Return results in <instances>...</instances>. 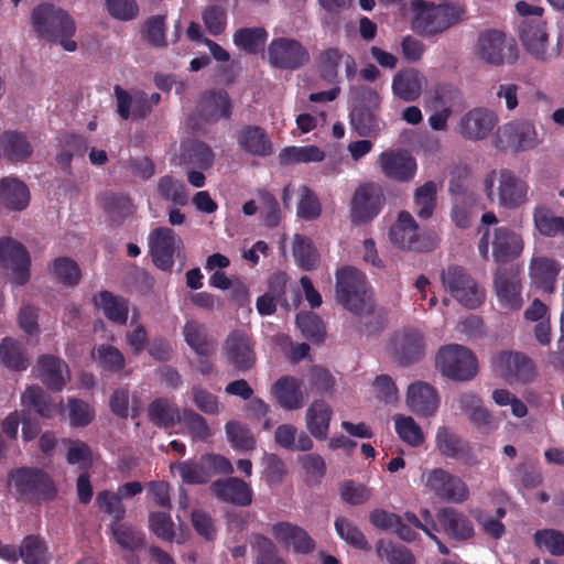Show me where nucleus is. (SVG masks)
Wrapping results in <instances>:
<instances>
[{"label": "nucleus", "instance_id": "obj_17", "mask_svg": "<svg viewBox=\"0 0 564 564\" xmlns=\"http://www.w3.org/2000/svg\"><path fill=\"white\" fill-rule=\"evenodd\" d=\"M228 362L239 372H247L256 364L254 344L249 335L240 329L232 330L224 344Z\"/></svg>", "mask_w": 564, "mask_h": 564}, {"label": "nucleus", "instance_id": "obj_43", "mask_svg": "<svg viewBox=\"0 0 564 564\" xmlns=\"http://www.w3.org/2000/svg\"><path fill=\"white\" fill-rule=\"evenodd\" d=\"M268 36L267 30L262 26L241 28L234 33L232 41L239 50L256 55L263 50Z\"/></svg>", "mask_w": 564, "mask_h": 564}, {"label": "nucleus", "instance_id": "obj_14", "mask_svg": "<svg viewBox=\"0 0 564 564\" xmlns=\"http://www.w3.org/2000/svg\"><path fill=\"white\" fill-rule=\"evenodd\" d=\"M0 265L12 270L13 280L24 285L30 280L31 259L26 248L12 238L0 239Z\"/></svg>", "mask_w": 564, "mask_h": 564}, {"label": "nucleus", "instance_id": "obj_30", "mask_svg": "<svg viewBox=\"0 0 564 564\" xmlns=\"http://www.w3.org/2000/svg\"><path fill=\"white\" fill-rule=\"evenodd\" d=\"M520 40L525 50L538 58L546 52L549 36L542 18L524 19L520 25Z\"/></svg>", "mask_w": 564, "mask_h": 564}, {"label": "nucleus", "instance_id": "obj_13", "mask_svg": "<svg viewBox=\"0 0 564 564\" xmlns=\"http://www.w3.org/2000/svg\"><path fill=\"white\" fill-rule=\"evenodd\" d=\"M538 135L530 122H511L500 128L495 138V145L500 151H527L538 145Z\"/></svg>", "mask_w": 564, "mask_h": 564}, {"label": "nucleus", "instance_id": "obj_53", "mask_svg": "<svg viewBox=\"0 0 564 564\" xmlns=\"http://www.w3.org/2000/svg\"><path fill=\"white\" fill-rule=\"evenodd\" d=\"M51 273L63 285L74 288L82 280V270L77 262L68 257H58L50 265Z\"/></svg>", "mask_w": 564, "mask_h": 564}, {"label": "nucleus", "instance_id": "obj_59", "mask_svg": "<svg viewBox=\"0 0 564 564\" xmlns=\"http://www.w3.org/2000/svg\"><path fill=\"white\" fill-rule=\"evenodd\" d=\"M296 324L303 336L314 344L324 341L325 327L322 318L311 312H302L296 315Z\"/></svg>", "mask_w": 564, "mask_h": 564}, {"label": "nucleus", "instance_id": "obj_47", "mask_svg": "<svg viewBox=\"0 0 564 564\" xmlns=\"http://www.w3.org/2000/svg\"><path fill=\"white\" fill-rule=\"evenodd\" d=\"M292 252L296 264L305 271L315 270L319 263V254L313 241L303 235H295Z\"/></svg>", "mask_w": 564, "mask_h": 564}, {"label": "nucleus", "instance_id": "obj_49", "mask_svg": "<svg viewBox=\"0 0 564 564\" xmlns=\"http://www.w3.org/2000/svg\"><path fill=\"white\" fill-rule=\"evenodd\" d=\"M21 402L43 417H52L57 411L51 397L37 386L29 387L22 394Z\"/></svg>", "mask_w": 564, "mask_h": 564}, {"label": "nucleus", "instance_id": "obj_54", "mask_svg": "<svg viewBox=\"0 0 564 564\" xmlns=\"http://www.w3.org/2000/svg\"><path fill=\"white\" fill-rule=\"evenodd\" d=\"M24 564H48L47 546L39 535H28L20 545Z\"/></svg>", "mask_w": 564, "mask_h": 564}, {"label": "nucleus", "instance_id": "obj_52", "mask_svg": "<svg viewBox=\"0 0 564 564\" xmlns=\"http://www.w3.org/2000/svg\"><path fill=\"white\" fill-rule=\"evenodd\" d=\"M0 360L9 369L23 371L29 367V359L19 341L6 337L0 344Z\"/></svg>", "mask_w": 564, "mask_h": 564}, {"label": "nucleus", "instance_id": "obj_61", "mask_svg": "<svg viewBox=\"0 0 564 564\" xmlns=\"http://www.w3.org/2000/svg\"><path fill=\"white\" fill-rule=\"evenodd\" d=\"M178 422L184 424L194 441H206L212 436L205 417L192 409H183Z\"/></svg>", "mask_w": 564, "mask_h": 564}, {"label": "nucleus", "instance_id": "obj_33", "mask_svg": "<svg viewBox=\"0 0 564 564\" xmlns=\"http://www.w3.org/2000/svg\"><path fill=\"white\" fill-rule=\"evenodd\" d=\"M560 271V263L546 257L533 258L530 263V276L532 282L538 289L545 293L554 292Z\"/></svg>", "mask_w": 564, "mask_h": 564}, {"label": "nucleus", "instance_id": "obj_50", "mask_svg": "<svg viewBox=\"0 0 564 564\" xmlns=\"http://www.w3.org/2000/svg\"><path fill=\"white\" fill-rule=\"evenodd\" d=\"M415 213L421 219H429L437 204V185L434 181H426L423 185L416 187L413 195Z\"/></svg>", "mask_w": 564, "mask_h": 564}, {"label": "nucleus", "instance_id": "obj_16", "mask_svg": "<svg viewBox=\"0 0 564 564\" xmlns=\"http://www.w3.org/2000/svg\"><path fill=\"white\" fill-rule=\"evenodd\" d=\"M494 366L509 383H527L532 381L535 375L532 360L521 352L501 351L495 357Z\"/></svg>", "mask_w": 564, "mask_h": 564}, {"label": "nucleus", "instance_id": "obj_39", "mask_svg": "<svg viewBox=\"0 0 564 564\" xmlns=\"http://www.w3.org/2000/svg\"><path fill=\"white\" fill-rule=\"evenodd\" d=\"M1 147L4 156L13 163L24 162L33 153L26 135L18 131H4L1 135Z\"/></svg>", "mask_w": 564, "mask_h": 564}, {"label": "nucleus", "instance_id": "obj_12", "mask_svg": "<svg viewBox=\"0 0 564 564\" xmlns=\"http://www.w3.org/2000/svg\"><path fill=\"white\" fill-rule=\"evenodd\" d=\"M494 291L501 307L520 310L523 300L519 269L514 265H499L494 274Z\"/></svg>", "mask_w": 564, "mask_h": 564}, {"label": "nucleus", "instance_id": "obj_42", "mask_svg": "<svg viewBox=\"0 0 564 564\" xmlns=\"http://www.w3.org/2000/svg\"><path fill=\"white\" fill-rule=\"evenodd\" d=\"M184 163L198 170H208L215 162V153L204 141L193 140L182 148Z\"/></svg>", "mask_w": 564, "mask_h": 564}, {"label": "nucleus", "instance_id": "obj_57", "mask_svg": "<svg viewBox=\"0 0 564 564\" xmlns=\"http://www.w3.org/2000/svg\"><path fill=\"white\" fill-rule=\"evenodd\" d=\"M376 552L380 558H386L390 564H415V557L408 547L394 545L391 541L379 540Z\"/></svg>", "mask_w": 564, "mask_h": 564}, {"label": "nucleus", "instance_id": "obj_27", "mask_svg": "<svg viewBox=\"0 0 564 564\" xmlns=\"http://www.w3.org/2000/svg\"><path fill=\"white\" fill-rule=\"evenodd\" d=\"M36 368L39 379L52 391H62L69 379L67 364L53 355L41 356Z\"/></svg>", "mask_w": 564, "mask_h": 564}, {"label": "nucleus", "instance_id": "obj_2", "mask_svg": "<svg viewBox=\"0 0 564 564\" xmlns=\"http://www.w3.org/2000/svg\"><path fill=\"white\" fill-rule=\"evenodd\" d=\"M10 486L18 501L40 505L53 501L57 487L48 473L37 467H19L9 473Z\"/></svg>", "mask_w": 564, "mask_h": 564}, {"label": "nucleus", "instance_id": "obj_44", "mask_svg": "<svg viewBox=\"0 0 564 564\" xmlns=\"http://www.w3.org/2000/svg\"><path fill=\"white\" fill-rule=\"evenodd\" d=\"M460 409L468 415L470 422L478 429H488L492 424V415L482 405L478 395L466 392L462 393L458 399Z\"/></svg>", "mask_w": 564, "mask_h": 564}, {"label": "nucleus", "instance_id": "obj_31", "mask_svg": "<svg viewBox=\"0 0 564 564\" xmlns=\"http://www.w3.org/2000/svg\"><path fill=\"white\" fill-rule=\"evenodd\" d=\"M232 104L225 89L209 90L203 95L199 116L206 122H216L231 116Z\"/></svg>", "mask_w": 564, "mask_h": 564}, {"label": "nucleus", "instance_id": "obj_58", "mask_svg": "<svg viewBox=\"0 0 564 564\" xmlns=\"http://www.w3.org/2000/svg\"><path fill=\"white\" fill-rule=\"evenodd\" d=\"M394 423L395 432L404 443L412 447H419L424 443L423 431L412 416L397 415Z\"/></svg>", "mask_w": 564, "mask_h": 564}, {"label": "nucleus", "instance_id": "obj_51", "mask_svg": "<svg viewBox=\"0 0 564 564\" xmlns=\"http://www.w3.org/2000/svg\"><path fill=\"white\" fill-rule=\"evenodd\" d=\"M334 527L338 536L348 545L361 551H370L371 545L362 531L348 518L339 516L335 519Z\"/></svg>", "mask_w": 564, "mask_h": 564}, {"label": "nucleus", "instance_id": "obj_45", "mask_svg": "<svg viewBox=\"0 0 564 564\" xmlns=\"http://www.w3.org/2000/svg\"><path fill=\"white\" fill-rule=\"evenodd\" d=\"M535 229L544 237L564 236V218L555 216L545 205H538L533 210Z\"/></svg>", "mask_w": 564, "mask_h": 564}, {"label": "nucleus", "instance_id": "obj_15", "mask_svg": "<svg viewBox=\"0 0 564 564\" xmlns=\"http://www.w3.org/2000/svg\"><path fill=\"white\" fill-rule=\"evenodd\" d=\"M389 237L394 245L412 251L423 252L434 248L431 240L420 238L417 223L405 210L400 212L397 223L389 230Z\"/></svg>", "mask_w": 564, "mask_h": 564}, {"label": "nucleus", "instance_id": "obj_24", "mask_svg": "<svg viewBox=\"0 0 564 564\" xmlns=\"http://www.w3.org/2000/svg\"><path fill=\"white\" fill-rule=\"evenodd\" d=\"M497 121L498 118L494 111L474 108L460 119L459 132L468 140H484L492 131Z\"/></svg>", "mask_w": 564, "mask_h": 564}, {"label": "nucleus", "instance_id": "obj_36", "mask_svg": "<svg viewBox=\"0 0 564 564\" xmlns=\"http://www.w3.org/2000/svg\"><path fill=\"white\" fill-rule=\"evenodd\" d=\"M30 203L28 186L18 178L0 180V205L10 210H23Z\"/></svg>", "mask_w": 564, "mask_h": 564}, {"label": "nucleus", "instance_id": "obj_18", "mask_svg": "<svg viewBox=\"0 0 564 564\" xmlns=\"http://www.w3.org/2000/svg\"><path fill=\"white\" fill-rule=\"evenodd\" d=\"M529 185L514 172L502 169L498 176V202L499 205L516 209L528 202Z\"/></svg>", "mask_w": 564, "mask_h": 564}, {"label": "nucleus", "instance_id": "obj_38", "mask_svg": "<svg viewBox=\"0 0 564 564\" xmlns=\"http://www.w3.org/2000/svg\"><path fill=\"white\" fill-rule=\"evenodd\" d=\"M181 412L177 405L167 398L154 399L148 406V419L156 427L171 429L177 422Z\"/></svg>", "mask_w": 564, "mask_h": 564}, {"label": "nucleus", "instance_id": "obj_60", "mask_svg": "<svg viewBox=\"0 0 564 564\" xmlns=\"http://www.w3.org/2000/svg\"><path fill=\"white\" fill-rule=\"evenodd\" d=\"M110 530L117 543L124 550H139L144 544V536L131 525L121 522H111Z\"/></svg>", "mask_w": 564, "mask_h": 564}, {"label": "nucleus", "instance_id": "obj_28", "mask_svg": "<svg viewBox=\"0 0 564 564\" xmlns=\"http://www.w3.org/2000/svg\"><path fill=\"white\" fill-rule=\"evenodd\" d=\"M523 250L521 236L508 227H498L494 232L492 256L497 263L506 265L519 257Z\"/></svg>", "mask_w": 564, "mask_h": 564}, {"label": "nucleus", "instance_id": "obj_46", "mask_svg": "<svg viewBox=\"0 0 564 564\" xmlns=\"http://www.w3.org/2000/svg\"><path fill=\"white\" fill-rule=\"evenodd\" d=\"M377 109L365 106H355L350 111V124L360 137H371L380 131L381 120L376 113Z\"/></svg>", "mask_w": 564, "mask_h": 564}, {"label": "nucleus", "instance_id": "obj_10", "mask_svg": "<svg viewBox=\"0 0 564 564\" xmlns=\"http://www.w3.org/2000/svg\"><path fill=\"white\" fill-rule=\"evenodd\" d=\"M268 58L272 66L295 70L310 62L308 50L297 40L276 37L268 46Z\"/></svg>", "mask_w": 564, "mask_h": 564}, {"label": "nucleus", "instance_id": "obj_48", "mask_svg": "<svg viewBox=\"0 0 564 564\" xmlns=\"http://www.w3.org/2000/svg\"><path fill=\"white\" fill-rule=\"evenodd\" d=\"M93 359L107 372L119 373L126 367L124 355L110 344H101L91 351Z\"/></svg>", "mask_w": 564, "mask_h": 564}, {"label": "nucleus", "instance_id": "obj_63", "mask_svg": "<svg viewBox=\"0 0 564 564\" xmlns=\"http://www.w3.org/2000/svg\"><path fill=\"white\" fill-rule=\"evenodd\" d=\"M96 505L101 512L113 518L112 522H121L126 517V507L119 494L110 490L99 491L96 496Z\"/></svg>", "mask_w": 564, "mask_h": 564}, {"label": "nucleus", "instance_id": "obj_9", "mask_svg": "<svg viewBox=\"0 0 564 564\" xmlns=\"http://www.w3.org/2000/svg\"><path fill=\"white\" fill-rule=\"evenodd\" d=\"M478 50L481 58L495 66L513 64L518 59L517 43L501 31L482 32L478 39Z\"/></svg>", "mask_w": 564, "mask_h": 564}, {"label": "nucleus", "instance_id": "obj_11", "mask_svg": "<svg viewBox=\"0 0 564 564\" xmlns=\"http://www.w3.org/2000/svg\"><path fill=\"white\" fill-rule=\"evenodd\" d=\"M149 253L154 265L171 272L174 267V254L183 246L182 239L169 227H158L148 237Z\"/></svg>", "mask_w": 564, "mask_h": 564}, {"label": "nucleus", "instance_id": "obj_34", "mask_svg": "<svg viewBox=\"0 0 564 564\" xmlns=\"http://www.w3.org/2000/svg\"><path fill=\"white\" fill-rule=\"evenodd\" d=\"M94 305L101 310L107 319L124 325L129 315V302L122 296H117L110 291H100L93 297Z\"/></svg>", "mask_w": 564, "mask_h": 564}, {"label": "nucleus", "instance_id": "obj_8", "mask_svg": "<svg viewBox=\"0 0 564 564\" xmlns=\"http://www.w3.org/2000/svg\"><path fill=\"white\" fill-rule=\"evenodd\" d=\"M422 479L425 488L442 501L462 503L469 497L466 482L444 468H433Z\"/></svg>", "mask_w": 564, "mask_h": 564}, {"label": "nucleus", "instance_id": "obj_40", "mask_svg": "<svg viewBox=\"0 0 564 564\" xmlns=\"http://www.w3.org/2000/svg\"><path fill=\"white\" fill-rule=\"evenodd\" d=\"M186 344L199 356L209 357L214 352L213 340L208 338L207 328L197 321H187L183 328Z\"/></svg>", "mask_w": 564, "mask_h": 564}, {"label": "nucleus", "instance_id": "obj_55", "mask_svg": "<svg viewBox=\"0 0 564 564\" xmlns=\"http://www.w3.org/2000/svg\"><path fill=\"white\" fill-rule=\"evenodd\" d=\"M160 196L175 205L184 206L188 203V191L185 184L171 175L162 176L158 182Z\"/></svg>", "mask_w": 564, "mask_h": 564}, {"label": "nucleus", "instance_id": "obj_22", "mask_svg": "<svg viewBox=\"0 0 564 564\" xmlns=\"http://www.w3.org/2000/svg\"><path fill=\"white\" fill-rule=\"evenodd\" d=\"M393 355L402 366L417 362L425 354L423 335L415 329H405L395 334L392 340Z\"/></svg>", "mask_w": 564, "mask_h": 564}, {"label": "nucleus", "instance_id": "obj_6", "mask_svg": "<svg viewBox=\"0 0 564 564\" xmlns=\"http://www.w3.org/2000/svg\"><path fill=\"white\" fill-rule=\"evenodd\" d=\"M436 366L445 377L456 381L470 380L478 371L477 358L473 351L456 344L440 349Z\"/></svg>", "mask_w": 564, "mask_h": 564}, {"label": "nucleus", "instance_id": "obj_20", "mask_svg": "<svg viewBox=\"0 0 564 564\" xmlns=\"http://www.w3.org/2000/svg\"><path fill=\"white\" fill-rule=\"evenodd\" d=\"M435 444L440 454L446 458L456 459L466 465H473L476 462L469 442L463 440L447 426L437 429Z\"/></svg>", "mask_w": 564, "mask_h": 564}, {"label": "nucleus", "instance_id": "obj_35", "mask_svg": "<svg viewBox=\"0 0 564 564\" xmlns=\"http://www.w3.org/2000/svg\"><path fill=\"white\" fill-rule=\"evenodd\" d=\"M302 383L299 379L285 376L275 381L272 392L278 403L286 410H297L304 405Z\"/></svg>", "mask_w": 564, "mask_h": 564}, {"label": "nucleus", "instance_id": "obj_56", "mask_svg": "<svg viewBox=\"0 0 564 564\" xmlns=\"http://www.w3.org/2000/svg\"><path fill=\"white\" fill-rule=\"evenodd\" d=\"M344 58V53L336 47L323 51L318 57V72L321 77L329 84L338 82V67Z\"/></svg>", "mask_w": 564, "mask_h": 564}, {"label": "nucleus", "instance_id": "obj_29", "mask_svg": "<svg viewBox=\"0 0 564 564\" xmlns=\"http://www.w3.org/2000/svg\"><path fill=\"white\" fill-rule=\"evenodd\" d=\"M240 149L253 156H269L273 152L271 139L267 131L259 126H245L236 135Z\"/></svg>", "mask_w": 564, "mask_h": 564}, {"label": "nucleus", "instance_id": "obj_26", "mask_svg": "<svg viewBox=\"0 0 564 564\" xmlns=\"http://www.w3.org/2000/svg\"><path fill=\"white\" fill-rule=\"evenodd\" d=\"M440 404L436 389L431 384L416 381L411 383L406 391V405L419 416H434Z\"/></svg>", "mask_w": 564, "mask_h": 564}, {"label": "nucleus", "instance_id": "obj_41", "mask_svg": "<svg viewBox=\"0 0 564 564\" xmlns=\"http://www.w3.org/2000/svg\"><path fill=\"white\" fill-rule=\"evenodd\" d=\"M100 203L109 218L117 224L122 223L133 213L131 198L122 193L105 192L100 197Z\"/></svg>", "mask_w": 564, "mask_h": 564}, {"label": "nucleus", "instance_id": "obj_4", "mask_svg": "<svg viewBox=\"0 0 564 564\" xmlns=\"http://www.w3.org/2000/svg\"><path fill=\"white\" fill-rule=\"evenodd\" d=\"M412 7L415 12L412 30L425 37L443 33L460 22L465 15L464 8L453 3L433 6L424 0H415Z\"/></svg>", "mask_w": 564, "mask_h": 564}, {"label": "nucleus", "instance_id": "obj_32", "mask_svg": "<svg viewBox=\"0 0 564 564\" xmlns=\"http://www.w3.org/2000/svg\"><path fill=\"white\" fill-rule=\"evenodd\" d=\"M425 78L414 68L400 69L392 80L393 94L403 101H415L422 94Z\"/></svg>", "mask_w": 564, "mask_h": 564}, {"label": "nucleus", "instance_id": "obj_7", "mask_svg": "<svg viewBox=\"0 0 564 564\" xmlns=\"http://www.w3.org/2000/svg\"><path fill=\"white\" fill-rule=\"evenodd\" d=\"M386 203L383 188L375 182L360 184L350 200V220L355 226L372 221Z\"/></svg>", "mask_w": 564, "mask_h": 564}, {"label": "nucleus", "instance_id": "obj_25", "mask_svg": "<svg viewBox=\"0 0 564 564\" xmlns=\"http://www.w3.org/2000/svg\"><path fill=\"white\" fill-rule=\"evenodd\" d=\"M274 539L285 547H291L294 553L308 554L314 551L315 542L300 525L281 521L272 525Z\"/></svg>", "mask_w": 564, "mask_h": 564}, {"label": "nucleus", "instance_id": "obj_37", "mask_svg": "<svg viewBox=\"0 0 564 564\" xmlns=\"http://www.w3.org/2000/svg\"><path fill=\"white\" fill-rule=\"evenodd\" d=\"M332 416V408L324 400L312 402L306 411V427L313 437L318 441L327 438Z\"/></svg>", "mask_w": 564, "mask_h": 564}, {"label": "nucleus", "instance_id": "obj_64", "mask_svg": "<svg viewBox=\"0 0 564 564\" xmlns=\"http://www.w3.org/2000/svg\"><path fill=\"white\" fill-rule=\"evenodd\" d=\"M225 430L228 441L235 448L250 451L256 447V440L251 431L240 422L229 421Z\"/></svg>", "mask_w": 564, "mask_h": 564}, {"label": "nucleus", "instance_id": "obj_19", "mask_svg": "<svg viewBox=\"0 0 564 564\" xmlns=\"http://www.w3.org/2000/svg\"><path fill=\"white\" fill-rule=\"evenodd\" d=\"M210 491L220 501L238 507H248L253 501L251 486L238 477H227L213 481Z\"/></svg>", "mask_w": 564, "mask_h": 564}, {"label": "nucleus", "instance_id": "obj_62", "mask_svg": "<svg viewBox=\"0 0 564 564\" xmlns=\"http://www.w3.org/2000/svg\"><path fill=\"white\" fill-rule=\"evenodd\" d=\"M533 540L539 549L547 551L554 556L564 555V533L555 529L538 530Z\"/></svg>", "mask_w": 564, "mask_h": 564}, {"label": "nucleus", "instance_id": "obj_3", "mask_svg": "<svg viewBox=\"0 0 564 564\" xmlns=\"http://www.w3.org/2000/svg\"><path fill=\"white\" fill-rule=\"evenodd\" d=\"M336 300L356 315L370 314L373 310L371 293L366 275L354 267H343L336 271Z\"/></svg>", "mask_w": 564, "mask_h": 564}, {"label": "nucleus", "instance_id": "obj_21", "mask_svg": "<svg viewBox=\"0 0 564 564\" xmlns=\"http://www.w3.org/2000/svg\"><path fill=\"white\" fill-rule=\"evenodd\" d=\"M431 522L432 530L444 532L447 536L455 540H467L474 534L471 521L464 513L453 508L441 509Z\"/></svg>", "mask_w": 564, "mask_h": 564}, {"label": "nucleus", "instance_id": "obj_23", "mask_svg": "<svg viewBox=\"0 0 564 564\" xmlns=\"http://www.w3.org/2000/svg\"><path fill=\"white\" fill-rule=\"evenodd\" d=\"M378 163L384 176L399 182H409L416 173V161L408 152H382Z\"/></svg>", "mask_w": 564, "mask_h": 564}, {"label": "nucleus", "instance_id": "obj_5", "mask_svg": "<svg viewBox=\"0 0 564 564\" xmlns=\"http://www.w3.org/2000/svg\"><path fill=\"white\" fill-rule=\"evenodd\" d=\"M441 281L444 290L467 308H477L485 301V290L463 265L451 264L443 269Z\"/></svg>", "mask_w": 564, "mask_h": 564}, {"label": "nucleus", "instance_id": "obj_1", "mask_svg": "<svg viewBox=\"0 0 564 564\" xmlns=\"http://www.w3.org/2000/svg\"><path fill=\"white\" fill-rule=\"evenodd\" d=\"M31 24L37 37L59 43L67 52L77 50V43L72 40L76 33V23L64 9L52 3H41L32 10Z\"/></svg>", "mask_w": 564, "mask_h": 564}]
</instances>
